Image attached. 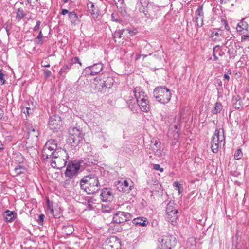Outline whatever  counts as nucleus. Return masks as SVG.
Returning a JSON list of instances; mask_svg holds the SVG:
<instances>
[{
	"label": "nucleus",
	"mask_w": 249,
	"mask_h": 249,
	"mask_svg": "<svg viewBox=\"0 0 249 249\" xmlns=\"http://www.w3.org/2000/svg\"><path fill=\"white\" fill-rule=\"evenodd\" d=\"M47 208L50 210V213L53 215L54 210L53 209V205L50 203L49 200H47Z\"/></svg>",
	"instance_id": "c03bdc74"
},
{
	"label": "nucleus",
	"mask_w": 249,
	"mask_h": 249,
	"mask_svg": "<svg viewBox=\"0 0 249 249\" xmlns=\"http://www.w3.org/2000/svg\"><path fill=\"white\" fill-rule=\"evenodd\" d=\"M72 62L71 63L72 64L73 63H78L80 65H82V63L80 61V59L77 57H75L72 59Z\"/></svg>",
	"instance_id": "5fc2aeb1"
},
{
	"label": "nucleus",
	"mask_w": 249,
	"mask_h": 249,
	"mask_svg": "<svg viewBox=\"0 0 249 249\" xmlns=\"http://www.w3.org/2000/svg\"><path fill=\"white\" fill-rule=\"evenodd\" d=\"M14 171L16 176H18L23 174L25 171V168L20 165H18L14 169Z\"/></svg>",
	"instance_id": "2f4dec72"
},
{
	"label": "nucleus",
	"mask_w": 249,
	"mask_h": 249,
	"mask_svg": "<svg viewBox=\"0 0 249 249\" xmlns=\"http://www.w3.org/2000/svg\"><path fill=\"white\" fill-rule=\"evenodd\" d=\"M203 9V6L199 5L195 13V19L196 20H198V19H200V20H202V19L204 18V12Z\"/></svg>",
	"instance_id": "393cba45"
},
{
	"label": "nucleus",
	"mask_w": 249,
	"mask_h": 249,
	"mask_svg": "<svg viewBox=\"0 0 249 249\" xmlns=\"http://www.w3.org/2000/svg\"><path fill=\"white\" fill-rule=\"evenodd\" d=\"M131 214L129 213L118 211L114 214L113 221L116 223H121L130 220Z\"/></svg>",
	"instance_id": "f8f14e48"
},
{
	"label": "nucleus",
	"mask_w": 249,
	"mask_h": 249,
	"mask_svg": "<svg viewBox=\"0 0 249 249\" xmlns=\"http://www.w3.org/2000/svg\"><path fill=\"white\" fill-rule=\"evenodd\" d=\"M80 186L88 194L97 192L101 188L98 178L95 175L89 174L80 180Z\"/></svg>",
	"instance_id": "f257e3e1"
},
{
	"label": "nucleus",
	"mask_w": 249,
	"mask_h": 249,
	"mask_svg": "<svg viewBox=\"0 0 249 249\" xmlns=\"http://www.w3.org/2000/svg\"><path fill=\"white\" fill-rule=\"evenodd\" d=\"M100 81L101 82L100 85L103 88L105 87L107 88H110L111 86V82L110 83H109L108 82L107 83L105 81H101V80H100Z\"/></svg>",
	"instance_id": "ea45409f"
},
{
	"label": "nucleus",
	"mask_w": 249,
	"mask_h": 249,
	"mask_svg": "<svg viewBox=\"0 0 249 249\" xmlns=\"http://www.w3.org/2000/svg\"><path fill=\"white\" fill-rule=\"evenodd\" d=\"M249 40V35H244L242 36V41H245V40Z\"/></svg>",
	"instance_id": "13d9d810"
},
{
	"label": "nucleus",
	"mask_w": 249,
	"mask_h": 249,
	"mask_svg": "<svg viewBox=\"0 0 249 249\" xmlns=\"http://www.w3.org/2000/svg\"><path fill=\"white\" fill-rule=\"evenodd\" d=\"M195 22L196 23L197 26L198 27H201L202 26L203 24V19L200 20V19H198V20H196L195 19Z\"/></svg>",
	"instance_id": "8fccbe9b"
},
{
	"label": "nucleus",
	"mask_w": 249,
	"mask_h": 249,
	"mask_svg": "<svg viewBox=\"0 0 249 249\" xmlns=\"http://www.w3.org/2000/svg\"><path fill=\"white\" fill-rule=\"evenodd\" d=\"M34 42L36 44L42 45L43 43L42 38H38L36 37L35 38Z\"/></svg>",
	"instance_id": "09e8293b"
},
{
	"label": "nucleus",
	"mask_w": 249,
	"mask_h": 249,
	"mask_svg": "<svg viewBox=\"0 0 249 249\" xmlns=\"http://www.w3.org/2000/svg\"><path fill=\"white\" fill-rule=\"evenodd\" d=\"M152 142L154 143L153 146L152 147L153 150L158 151V149L160 148V143L157 140H153Z\"/></svg>",
	"instance_id": "4c0bfd02"
},
{
	"label": "nucleus",
	"mask_w": 249,
	"mask_h": 249,
	"mask_svg": "<svg viewBox=\"0 0 249 249\" xmlns=\"http://www.w3.org/2000/svg\"><path fill=\"white\" fill-rule=\"evenodd\" d=\"M233 107L237 109H241L243 107V104L241 98L238 95H234L232 99Z\"/></svg>",
	"instance_id": "6ab92c4d"
},
{
	"label": "nucleus",
	"mask_w": 249,
	"mask_h": 249,
	"mask_svg": "<svg viewBox=\"0 0 249 249\" xmlns=\"http://www.w3.org/2000/svg\"><path fill=\"white\" fill-rule=\"evenodd\" d=\"M174 211H178V210L174 208V203L170 202L167 204L166 206V213H169V212H174Z\"/></svg>",
	"instance_id": "72a5a7b5"
},
{
	"label": "nucleus",
	"mask_w": 249,
	"mask_h": 249,
	"mask_svg": "<svg viewBox=\"0 0 249 249\" xmlns=\"http://www.w3.org/2000/svg\"><path fill=\"white\" fill-rule=\"evenodd\" d=\"M27 135L26 140V147H33L37 144L39 141V130L35 126H29L27 128Z\"/></svg>",
	"instance_id": "39448f33"
},
{
	"label": "nucleus",
	"mask_w": 249,
	"mask_h": 249,
	"mask_svg": "<svg viewBox=\"0 0 249 249\" xmlns=\"http://www.w3.org/2000/svg\"><path fill=\"white\" fill-rule=\"evenodd\" d=\"M100 196L104 201H107L108 199L111 198L112 193L107 188H104L102 190Z\"/></svg>",
	"instance_id": "5701e85b"
},
{
	"label": "nucleus",
	"mask_w": 249,
	"mask_h": 249,
	"mask_svg": "<svg viewBox=\"0 0 249 249\" xmlns=\"http://www.w3.org/2000/svg\"><path fill=\"white\" fill-rule=\"evenodd\" d=\"M125 31H127L128 33L130 35V36H133L135 35L137 33V30L135 29H125Z\"/></svg>",
	"instance_id": "a18cd8bd"
},
{
	"label": "nucleus",
	"mask_w": 249,
	"mask_h": 249,
	"mask_svg": "<svg viewBox=\"0 0 249 249\" xmlns=\"http://www.w3.org/2000/svg\"><path fill=\"white\" fill-rule=\"evenodd\" d=\"M249 27V25L246 21H245L244 19L241 20L237 25V31L238 32H241L244 30H247Z\"/></svg>",
	"instance_id": "cd10ccee"
},
{
	"label": "nucleus",
	"mask_w": 249,
	"mask_h": 249,
	"mask_svg": "<svg viewBox=\"0 0 249 249\" xmlns=\"http://www.w3.org/2000/svg\"><path fill=\"white\" fill-rule=\"evenodd\" d=\"M60 123L61 119L60 117L58 116L50 117L48 122L49 127L53 131H57L61 126Z\"/></svg>",
	"instance_id": "4468645a"
},
{
	"label": "nucleus",
	"mask_w": 249,
	"mask_h": 249,
	"mask_svg": "<svg viewBox=\"0 0 249 249\" xmlns=\"http://www.w3.org/2000/svg\"><path fill=\"white\" fill-rule=\"evenodd\" d=\"M69 136L68 142L72 146L78 145L82 140L81 131L76 127H71L69 129Z\"/></svg>",
	"instance_id": "0eeeda50"
},
{
	"label": "nucleus",
	"mask_w": 249,
	"mask_h": 249,
	"mask_svg": "<svg viewBox=\"0 0 249 249\" xmlns=\"http://www.w3.org/2000/svg\"><path fill=\"white\" fill-rule=\"evenodd\" d=\"M16 18L19 20H21L24 17V12L22 9L18 8L16 12Z\"/></svg>",
	"instance_id": "c9c22d12"
},
{
	"label": "nucleus",
	"mask_w": 249,
	"mask_h": 249,
	"mask_svg": "<svg viewBox=\"0 0 249 249\" xmlns=\"http://www.w3.org/2000/svg\"><path fill=\"white\" fill-rule=\"evenodd\" d=\"M79 163L81 168L84 166H90L92 164H95L96 161L92 157L84 158L83 160H80Z\"/></svg>",
	"instance_id": "a211bd4d"
},
{
	"label": "nucleus",
	"mask_w": 249,
	"mask_h": 249,
	"mask_svg": "<svg viewBox=\"0 0 249 249\" xmlns=\"http://www.w3.org/2000/svg\"><path fill=\"white\" fill-rule=\"evenodd\" d=\"M243 156V153L241 149H237L234 155V158L235 160H238L242 158Z\"/></svg>",
	"instance_id": "e433bc0d"
},
{
	"label": "nucleus",
	"mask_w": 249,
	"mask_h": 249,
	"mask_svg": "<svg viewBox=\"0 0 249 249\" xmlns=\"http://www.w3.org/2000/svg\"><path fill=\"white\" fill-rule=\"evenodd\" d=\"M125 31V29L119 30L118 32H116L115 35L117 36L119 38L122 37V35Z\"/></svg>",
	"instance_id": "de8ad7c7"
},
{
	"label": "nucleus",
	"mask_w": 249,
	"mask_h": 249,
	"mask_svg": "<svg viewBox=\"0 0 249 249\" xmlns=\"http://www.w3.org/2000/svg\"><path fill=\"white\" fill-rule=\"evenodd\" d=\"M224 77L225 79H226L228 81H229L230 77L227 74H225L224 75Z\"/></svg>",
	"instance_id": "774afa93"
},
{
	"label": "nucleus",
	"mask_w": 249,
	"mask_h": 249,
	"mask_svg": "<svg viewBox=\"0 0 249 249\" xmlns=\"http://www.w3.org/2000/svg\"><path fill=\"white\" fill-rule=\"evenodd\" d=\"M153 94L155 100L163 104L169 102L172 95L170 90L165 86L156 87L154 89Z\"/></svg>",
	"instance_id": "f03ea898"
},
{
	"label": "nucleus",
	"mask_w": 249,
	"mask_h": 249,
	"mask_svg": "<svg viewBox=\"0 0 249 249\" xmlns=\"http://www.w3.org/2000/svg\"><path fill=\"white\" fill-rule=\"evenodd\" d=\"M117 190L120 192L128 193L134 187L131 181H128L121 178L115 182Z\"/></svg>",
	"instance_id": "9d476101"
},
{
	"label": "nucleus",
	"mask_w": 249,
	"mask_h": 249,
	"mask_svg": "<svg viewBox=\"0 0 249 249\" xmlns=\"http://www.w3.org/2000/svg\"><path fill=\"white\" fill-rule=\"evenodd\" d=\"M135 97L137 102L139 99H143L147 97L145 93L141 89L140 87H136L133 91Z\"/></svg>",
	"instance_id": "f3484780"
},
{
	"label": "nucleus",
	"mask_w": 249,
	"mask_h": 249,
	"mask_svg": "<svg viewBox=\"0 0 249 249\" xmlns=\"http://www.w3.org/2000/svg\"><path fill=\"white\" fill-rule=\"evenodd\" d=\"M161 249H172L176 244V238L170 234H166L159 239Z\"/></svg>",
	"instance_id": "1a4fd4ad"
},
{
	"label": "nucleus",
	"mask_w": 249,
	"mask_h": 249,
	"mask_svg": "<svg viewBox=\"0 0 249 249\" xmlns=\"http://www.w3.org/2000/svg\"><path fill=\"white\" fill-rule=\"evenodd\" d=\"M128 107L133 112H136L137 110V104H136L135 100L133 97H129L126 101Z\"/></svg>",
	"instance_id": "4be33fe9"
},
{
	"label": "nucleus",
	"mask_w": 249,
	"mask_h": 249,
	"mask_svg": "<svg viewBox=\"0 0 249 249\" xmlns=\"http://www.w3.org/2000/svg\"><path fill=\"white\" fill-rule=\"evenodd\" d=\"M34 105L32 102L31 104L29 101L26 102L24 105L22 106L21 111L24 113L26 116L32 114L34 112Z\"/></svg>",
	"instance_id": "dca6fc26"
},
{
	"label": "nucleus",
	"mask_w": 249,
	"mask_h": 249,
	"mask_svg": "<svg viewBox=\"0 0 249 249\" xmlns=\"http://www.w3.org/2000/svg\"><path fill=\"white\" fill-rule=\"evenodd\" d=\"M62 230L63 232L66 235H70L74 231V228L72 225H68L66 226H64L62 228Z\"/></svg>",
	"instance_id": "c756f323"
},
{
	"label": "nucleus",
	"mask_w": 249,
	"mask_h": 249,
	"mask_svg": "<svg viewBox=\"0 0 249 249\" xmlns=\"http://www.w3.org/2000/svg\"><path fill=\"white\" fill-rule=\"evenodd\" d=\"M141 4L142 8H139V10L143 12L146 18L151 19L157 18V14L160 10L157 5L146 0H142Z\"/></svg>",
	"instance_id": "7ed1b4c3"
},
{
	"label": "nucleus",
	"mask_w": 249,
	"mask_h": 249,
	"mask_svg": "<svg viewBox=\"0 0 249 249\" xmlns=\"http://www.w3.org/2000/svg\"><path fill=\"white\" fill-rule=\"evenodd\" d=\"M52 74L51 71L50 70H46L44 71V76L45 78H49Z\"/></svg>",
	"instance_id": "603ef678"
},
{
	"label": "nucleus",
	"mask_w": 249,
	"mask_h": 249,
	"mask_svg": "<svg viewBox=\"0 0 249 249\" xmlns=\"http://www.w3.org/2000/svg\"><path fill=\"white\" fill-rule=\"evenodd\" d=\"M72 65V64L70 63V64L68 65H65L64 66L62 67L59 71V74L62 77H65L67 73L71 69Z\"/></svg>",
	"instance_id": "a878e982"
},
{
	"label": "nucleus",
	"mask_w": 249,
	"mask_h": 249,
	"mask_svg": "<svg viewBox=\"0 0 249 249\" xmlns=\"http://www.w3.org/2000/svg\"><path fill=\"white\" fill-rule=\"evenodd\" d=\"M18 158H19V161L20 162H22L23 161V157H22V156L20 154V155H19L18 156Z\"/></svg>",
	"instance_id": "69168bd1"
},
{
	"label": "nucleus",
	"mask_w": 249,
	"mask_h": 249,
	"mask_svg": "<svg viewBox=\"0 0 249 249\" xmlns=\"http://www.w3.org/2000/svg\"><path fill=\"white\" fill-rule=\"evenodd\" d=\"M4 74L2 72V70H0V84L1 85L5 83V80L4 79Z\"/></svg>",
	"instance_id": "37998d69"
},
{
	"label": "nucleus",
	"mask_w": 249,
	"mask_h": 249,
	"mask_svg": "<svg viewBox=\"0 0 249 249\" xmlns=\"http://www.w3.org/2000/svg\"><path fill=\"white\" fill-rule=\"evenodd\" d=\"M69 13H70V12H69L68 10L66 9H62L60 12V14L63 15H65L66 14H69Z\"/></svg>",
	"instance_id": "4d7b16f0"
},
{
	"label": "nucleus",
	"mask_w": 249,
	"mask_h": 249,
	"mask_svg": "<svg viewBox=\"0 0 249 249\" xmlns=\"http://www.w3.org/2000/svg\"><path fill=\"white\" fill-rule=\"evenodd\" d=\"M103 64L101 63L94 64L92 66L87 67L85 71L87 75L94 76L99 73L103 69Z\"/></svg>",
	"instance_id": "ddd939ff"
},
{
	"label": "nucleus",
	"mask_w": 249,
	"mask_h": 249,
	"mask_svg": "<svg viewBox=\"0 0 249 249\" xmlns=\"http://www.w3.org/2000/svg\"><path fill=\"white\" fill-rule=\"evenodd\" d=\"M173 185L174 187H176L178 189L179 188H181L180 184L178 182H174L173 184Z\"/></svg>",
	"instance_id": "bf43d9fd"
},
{
	"label": "nucleus",
	"mask_w": 249,
	"mask_h": 249,
	"mask_svg": "<svg viewBox=\"0 0 249 249\" xmlns=\"http://www.w3.org/2000/svg\"><path fill=\"white\" fill-rule=\"evenodd\" d=\"M222 34L221 33H219L218 32H213L212 34L211 37L212 38V39L213 41L217 40L216 36H221Z\"/></svg>",
	"instance_id": "a19ab883"
},
{
	"label": "nucleus",
	"mask_w": 249,
	"mask_h": 249,
	"mask_svg": "<svg viewBox=\"0 0 249 249\" xmlns=\"http://www.w3.org/2000/svg\"><path fill=\"white\" fill-rule=\"evenodd\" d=\"M111 20L118 23H121L122 19H121L117 12H113L111 14Z\"/></svg>",
	"instance_id": "f704fd0d"
},
{
	"label": "nucleus",
	"mask_w": 249,
	"mask_h": 249,
	"mask_svg": "<svg viewBox=\"0 0 249 249\" xmlns=\"http://www.w3.org/2000/svg\"><path fill=\"white\" fill-rule=\"evenodd\" d=\"M44 215L43 214H40L38 216V218L37 219V223L40 225H42L44 219Z\"/></svg>",
	"instance_id": "79ce46f5"
},
{
	"label": "nucleus",
	"mask_w": 249,
	"mask_h": 249,
	"mask_svg": "<svg viewBox=\"0 0 249 249\" xmlns=\"http://www.w3.org/2000/svg\"><path fill=\"white\" fill-rule=\"evenodd\" d=\"M231 0H220V2H221V4H223V3H227L228 2H229L231 1Z\"/></svg>",
	"instance_id": "e2e57ef3"
},
{
	"label": "nucleus",
	"mask_w": 249,
	"mask_h": 249,
	"mask_svg": "<svg viewBox=\"0 0 249 249\" xmlns=\"http://www.w3.org/2000/svg\"><path fill=\"white\" fill-rule=\"evenodd\" d=\"M4 149L3 147V144L1 141H0V151L3 150Z\"/></svg>",
	"instance_id": "338daca9"
},
{
	"label": "nucleus",
	"mask_w": 249,
	"mask_h": 249,
	"mask_svg": "<svg viewBox=\"0 0 249 249\" xmlns=\"http://www.w3.org/2000/svg\"><path fill=\"white\" fill-rule=\"evenodd\" d=\"M40 24H41V22L40 21L38 20L36 22V25L33 28V31L34 32H36V31H38L40 28Z\"/></svg>",
	"instance_id": "3c124183"
},
{
	"label": "nucleus",
	"mask_w": 249,
	"mask_h": 249,
	"mask_svg": "<svg viewBox=\"0 0 249 249\" xmlns=\"http://www.w3.org/2000/svg\"><path fill=\"white\" fill-rule=\"evenodd\" d=\"M69 18L72 24H76L78 22V16L74 11L69 13Z\"/></svg>",
	"instance_id": "c85d7f7f"
},
{
	"label": "nucleus",
	"mask_w": 249,
	"mask_h": 249,
	"mask_svg": "<svg viewBox=\"0 0 249 249\" xmlns=\"http://www.w3.org/2000/svg\"><path fill=\"white\" fill-rule=\"evenodd\" d=\"M224 24H225V28L226 30H230V27L229 26L227 22L225 20H224Z\"/></svg>",
	"instance_id": "052dcab7"
},
{
	"label": "nucleus",
	"mask_w": 249,
	"mask_h": 249,
	"mask_svg": "<svg viewBox=\"0 0 249 249\" xmlns=\"http://www.w3.org/2000/svg\"><path fill=\"white\" fill-rule=\"evenodd\" d=\"M46 147H49L50 149L54 150H59L61 148H57V143L55 140H49L45 143V145Z\"/></svg>",
	"instance_id": "b1692460"
},
{
	"label": "nucleus",
	"mask_w": 249,
	"mask_h": 249,
	"mask_svg": "<svg viewBox=\"0 0 249 249\" xmlns=\"http://www.w3.org/2000/svg\"><path fill=\"white\" fill-rule=\"evenodd\" d=\"M223 108V106L220 102H216L215 104V106L213 110V113L214 114H216L220 112L222 109Z\"/></svg>",
	"instance_id": "473e14b6"
},
{
	"label": "nucleus",
	"mask_w": 249,
	"mask_h": 249,
	"mask_svg": "<svg viewBox=\"0 0 249 249\" xmlns=\"http://www.w3.org/2000/svg\"><path fill=\"white\" fill-rule=\"evenodd\" d=\"M174 128H175V132H176V135H175V137H178L179 136V134H178V131H179V126L178 125H174Z\"/></svg>",
	"instance_id": "864d4df0"
},
{
	"label": "nucleus",
	"mask_w": 249,
	"mask_h": 249,
	"mask_svg": "<svg viewBox=\"0 0 249 249\" xmlns=\"http://www.w3.org/2000/svg\"><path fill=\"white\" fill-rule=\"evenodd\" d=\"M137 105L139 107L140 110L144 112H148L150 110L149 101L147 97L143 99H139Z\"/></svg>",
	"instance_id": "2eb2a0df"
},
{
	"label": "nucleus",
	"mask_w": 249,
	"mask_h": 249,
	"mask_svg": "<svg viewBox=\"0 0 249 249\" xmlns=\"http://www.w3.org/2000/svg\"><path fill=\"white\" fill-rule=\"evenodd\" d=\"M87 7L89 12L92 15L98 12V9L95 4L91 1H88L87 3Z\"/></svg>",
	"instance_id": "bb28decb"
},
{
	"label": "nucleus",
	"mask_w": 249,
	"mask_h": 249,
	"mask_svg": "<svg viewBox=\"0 0 249 249\" xmlns=\"http://www.w3.org/2000/svg\"><path fill=\"white\" fill-rule=\"evenodd\" d=\"M4 28L6 31L8 35H9L10 34V29L8 28V25H5Z\"/></svg>",
	"instance_id": "680f3d73"
},
{
	"label": "nucleus",
	"mask_w": 249,
	"mask_h": 249,
	"mask_svg": "<svg viewBox=\"0 0 249 249\" xmlns=\"http://www.w3.org/2000/svg\"><path fill=\"white\" fill-rule=\"evenodd\" d=\"M147 55H144V54H137L136 56V58H135V60H139L141 57H142V56H143L144 58L145 57H147Z\"/></svg>",
	"instance_id": "6e6d98bb"
},
{
	"label": "nucleus",
	"mask_w": 249,
	"mask_h": 249,
	"mask_svg": "<svg viewBox=\"0 0 249 249\" xmlns=\"http://www.w3.org/2000/svg\"><path fill=\"white\" fill-rule=\"evenodd\" d=\"M66 156L68 157V153L65 149H60L56 151L50 149L49 147L44 146L42 152V158L43 160L47 161L51 159L59 158L60 156Z\"/></svg>",
	"instance_id": "20e7f679"
},
{
	"label": "nucleus",
	"mask_w": 249,
	"mask_h": 249,
	"mask_svg": "<svg viewBox=\"0 0 249 249\" xmlns=\"http://www.w3.org/2000/svg\"><path fill=\"white\" fill-rule=\"evenodd\" d=\"M36 37H37L38 38H43V35H42L41 31H40L39 32V34H38V36Z\"/></svg>",
	"instance_id": "0e129e2a"
},
{
	"label": "nucleus",
	"mask_w": 249,
	"mask_h": 249,
	"mask_svg": "<svg viewBox=\"0 0 249 249\" xmlns=\"http://www.w3.org/2000/svg\"><path fill=\"white\" fill-rule=\"evenodd\" d=\"M81 168V167L78 161H71L67 165L65 172V175L66 177L71 179L78 174V171Z\"/></svg>",
	"instance_id": "6e6552de"
},
{
	"label": "nucleus",
	"mask_w": 249,
	"mask_h": 249,
	"mask_svg": "<svg viewBox=\"0 0 249 249\" xmlns=\"http://www.w3.org/2000/svg\"><path fill=\"white\" fill-rule=\"evenodd\" d=\"M146 222V221L143 220L142 217H138L134 219L133 220V224L141 226H145L147 224Z\"/></svg>",
	"instance_id": "7c9ffc66"
},
{
	"label": "nucleus",
	"mask_w": 249,
	"mask_h": 249,
	"mask_svg": "<svg viewBox=\"0 0 249 249\" xmlns=\"http://www.w3.org/2000/svg\"><path fill=\"white\" fill-rule=\"evenodd\" d=\"M153 169L155 170H159L160 172H163V169L161 168L159 164H154L153 165Z\"/></svg>",
	"instance_id": "49530a36"
},
{
	"label": "nucleus",
	"mask_w": 249,
	"mask_h": 249,
	"mask_svg": "<svg viewBox=\"0 0 249 249\" xmlns=\"http://www.w3.org/2000/svg\"><path fill=\"white\" fill-rule=\"evenodd\" d=\"M69 158V156L68 154V157L66 156H63L57 158H52L50 161L51 166L54 168H60L64 167L66 165Z\"/></svg>",
	"instance_id": "9b49d317"
},
{
	"label": "nucleus",
	"mask_w": 249,
	"mask_h": 249,
	"mask_svg": "<svg viewBox=\"0 0 249 249\" xmlns=\"http://www.w3.org/2000/svg\"><path fill=\"white\" fill-rule=\"evenodd\" d=\"M222 135H220V130L216 129L214 133V136L213 137L211 142V148L212 151L213 153H217L218 151L219 144L223 142V145L225 144V137L224 135V130L222 129Z\"/></svg>",
	"instance_id": "423d86ee"
},
{
	"label": "nucleus",
	"mask_w": 249,
	"mask_h": 249,
	"mask_svg": "<svg viewBox=\"0 0 249 249\" xmlns=\"http://www.w3.org/2000/svg\"><path fill=\"white\" fill-rule=\"evenodd\" d=\"M17 216L16 213L7 210L5 211L4 217L6 222H11L14 220Z\"/></svg>",
	"instance_id": "412c9836"
},
{
	"label": "nucleus",
	"mask_w": 249,
	"mask_h": 249,
	"mask_svg": "<svg viewBox=\"0 0 249 249\" xmlns=\"http://www.w3.org/2000/svg\"><path fill=\"white\" fill-rule=\"evenodd\" d=\"M178 211H174V212H171L169 213H166V218L169 222L172 225H175L176 223L177 219H178Z\"/></svg>",
	"instance_id": "aec40b11"
},
{
	"label": "nucleus",
	"mask_w": 249,
	"mask_h": 249,
	"mask_svg": "<svg viewBox=\"0 0 249 249\" xmlns=\"http://www.w3.org/2000/svg\"><path fill=\"white\" fill-rule=\"evenodd\" d=\"M118 11L122 17H126L127 16V13L125 7H120L119 8H118Z\"/></svg>",
	"instance_id": "58836bf2"
}]
</instances>
